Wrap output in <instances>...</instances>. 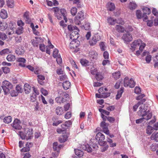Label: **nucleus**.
I'll return each mask as SVG.
<instances>
[{
	"instance_id": "nucleus-1",
	"label": "nucleus",
	"mask_w": 158,
	"mask_h": 158,
	"mask_svg": "<svg viewBox=\"0 0 158 158\" xmlns=\"http://www.w3.org/2000/svg\"><path fill=\"white\" fill-rule=\"evenodd\" d=\"M19 134L22 139H26L28 140L31 139L33 136L32 129L25 128L24 132L19 131Z\"/></svg>"
},
{
	"instance_id": "nucleus-2",
	"label": "nucleus",
	"mask_w": 158,
	"mask_h": 158,
	"mask_svg": "<svg viewBox=\"0 0 158 158\" xmlns=\"http://www.w3.org/2000/svg\"><path fill=\"white\" fill-rule=\"evenodd\" d=\"M59 96L55 98V100L57 103H63L67 100L66 98L69 97V95L66 92H63L61 90L58 92Z\"/></svg>"
},
{
	"instance_id": "nucleus-3",
	"label": "nucleus",
	"mask_w": 158,
	"mask_h": 158,
	"mask_svg": "<svg viewBox=\"0 0 158 158\" xmlns=\"http://www.w3.org/2000/svg\"><path fill=\"white\" fill-rule=\"evenodd\" d=\"M2 87L5 94H7L9 92L10 89H12L13 85L11 83L5 81H3Z\"/></svg>"
},
{
	"instance_id": "nucleus-4",
	"label": "nucleus",
	"mask_w": 158,
	"mask_h": 158,
	"mask_svg": "<svg viewBox=\"0 0 158 158\" xmlns=\"http://www.w3.org/2000/svg\"><path fill=\"white\" fill-rule=\"evenodd\" d=\"M101 39V37L98 34H95L92 37L91 39L89 40V44L90 46H94Z\"/></svg>"
},
{
	"instance_id": "nucleus-5",
	"label": "nucleus",
	"mask_w": 158,
	"mask_h": 158,
	"mask_svg": "<svg viewBox=\"0 0 158 158\" xmlns=\"http://www.w3.org/2000/svg\"><path fill=\"white\" fill-rule=\"evenodd\" d=\"M124 85L125 87L129 86L130 88H133L135 85V83L132 78L129 79L127 77H126L124 80Z\"/></svg>"
},
{
	"instance_id": "nucleus-6",
	"label": "nucleus",
	"mask_w": 158,
	"mask_h": 158,
	"mask_svg": "<svg viewBox=\"0 0 158 158\" xmlns=\"http://www.w3.org/2000/svg\"><path fill=\"white\" fill-rule=\"evenodd\" d=\"M96 139L97 140L99 144L102 146L105 144L106 142L104 141L105 137L104 135L101 132H98L95 136Z\"/></svg>"
},
{
	"instance_id": "nucleus-7",
	"label": "nucleus",
	"mask_w": 158,
	"mask_h": 158,
	"mask_svg": "<svg viewBox=\"0 0 158 158\" xmlns=\"http://www.w3.org/2000/svg\"><path fill=\"white\" fill-rule=\"evenodd\" d=\"M139 110L138 111V114L139 115L142 116V117L147 116L148 114L150 113L148 112L147 111V109H146L145 106L143 105H142L139 107Z\"/></svg>"
},
{
	"instance_id": "nucleus-8",
	"label": "nucleus",
	"mask_w": 158,
	"mask_h": 158,
	"mask_svg": "<svg viewBox=\"0 0 158 158\" xmlns=\"http://www.w3.org/2000/svg\"><path fill=\"white\" fill-rule=\"evenodd\" d=\"M141 43V40L140 39L135 40L131 44V50L133 52L135 50L137 47L139 46Z\"/></svg>"
},
{
	"instance_id": "nucleus-9",
	"label": "nucleus",
	"mask_w": 158,
	"mask_h": 158,
	"mask_svg": "<svg viewBox=\"0 0 158 158\" xmlns=\"http://www.w3.org/2000/svg\"><path fill=\"white\" fill-rule=\"evenodd\" d=\"M79 42L77 40H73L69 44L70 48L73 50H74V51L77 52L78 50H76V49L79 46Z\"/></svg>"
},
{
	"instance_id": "nucleus-10",
	"label": "nucleus",
	"mask_w": 158,
	"mask_h": 158,
	"mask_svg": "<svg viewBox=\"0 0 158 158\" xmlns=\"http://www.w3.org/2000/svg\"><path fill=\"white\" fill-rule=\"evenodd\" d=\"M79 30L77 28V30H75L72 31L70 36V39L73 40H77L79 37Z\"/></svg>"
},
{
	"instance_id": "nucleus-11",
	"label": "nucleus",
	"mask_w": 158,
	"mask_h": 158,
	"mask_svg": "<svg viewBox=\"0 0 158 158\" xmlns=\"http://www.w3.org/2000/svg\"><path fill=\"white\" fill-rule=\"evenodd\" d=\"M152 116V113H149L145 117H143L141 118L137 119L136 120V123H139L143 122V121H145L146 120L147 121L151 118Z\"/></svg>"
},
{
	"instance_id": "nucleus-12",
	"label": "nucleus",
	"mask_w": 158,
	"mask_h": 158,
	"mask_svg": "<svg viewBox=\"0 0 158 158\" xmlns=\"http://www.w3.org/2000/svg\"><path fill=\"white\" fill-rule=\"evenodd\" d=\"M122 39L125 42H129L132 40V37L131 34L127 33L123 35Z\"/></svg>"
},
{
	"instance_id": "nucleus-13",
	"label": "nucleus",
	"mask_w": 158,
	"mask_h": 158,
	"mask_svg": "<svg viewBox=\"0 0 158 158\" xmlns=\"http://www.w3.org/2000/svg\"><path fill=\"white\" fill-rule=\"evenodd\" d=\"M20 123L19 120L18 119H15L12 124V126L15 129L20 130L22 128V127L20 124Z\"/></svg>"
},
{
	"instance_id": "nucleus-14",
	"label": "nucleus",
	"mask_w": 158,
	"mask_h": 158,
	"mask_svg": "<svg viewBox=\"0 0 158 158\" xmlns=\"http://www.w3.org/2000/svg\"><path fill=\"white\" fill-rule=\"evenodd\" d=\"M101 126L104 133L107 135L109 134V131L108 128V124L106 123L102 122L101 124Z\"/></svg>"
},
{
	"instance_id": "nucleus-15",
	"label": "nucleus",
	"mask_w": 158,
	"mask_h": 158,
	"mask_svg": "<svg viewBox=\"0 0 158 158\" xmlns=\"http://www.w3.org/2000/svg\"><path fill=\"white\" fill-rule=\"evenodd\" d=\"M17 61L19 62V65L22 67H25V66L24 63L26 62V60L23 58H18L17 59Z\"/></svg>"
},
{
	"instance_id": "nucleus-16",
	"label": "nucleus",
	"mask_w": 158,
	"mask_h": 158,
	"mask_svg": "<svg viewBox=\"0 0 158 158\" xmlns=\"http://www.w3.org/2000/svg\"><path fill=\"white\" fill-rule=\"evenodd\" d=\"M81 148L84 150L88 152H92V149L88 144L82 145Z\"/></svg>"
},
{
	"instance_id": "nucleus-17",
	"label": "nucleus",
	"mask_w": 158,
	"mask_h": 158,
	"mask_svg": "<svg viewBox=\"0 0 158 158\" xmlns=\"http://www.w3.org/2000/svg\"><path fill=\"white\" fill-rule=\"evenodd\" d=\"M108 23L110 25H113L116 23L117 20L111 17H108L107 19Z\"/></svg>"
},
{
	"instance_id": "nucleus-18",
	"label": "nucleus",
	"mask_w": 158,
	"mask_h": 158,
	"mask_svg": "<svg viewBox=\"0 0 158 158\" xmlns=\"http://www.w3.org/2000/svg\"><path fill=\"white\" fill-rule=\"evenodd\" d=\"M107 9L110 11H113L115 9L114 4L111 2H109L107 3Z\"/></svg>"
},
{
	"instance_id": "nucleus-19",
	"label": "nucleus",
	"mask_w": 158,
	"mask_h": 158,
	"mask_svg": "<svg viewBox=\"0 0 158 158\" xmlns=\"http://www.w3.org/2000/svg\"><path fill=\"white\" fill-rule=\"evenodd\" d=\"M24 89L25 93L28 94L31 91V86L28 84L26 83L24 85Z\"/></svg>"
},
{
	"instance_id": "nucleus-20",
	"label": "nucleus",
	"mask_w": 158,
	"mask_h": 158,
	"mask_svg": "<svg viewBox=\"0 0 158 158\" xmlns=\"http://www.w3.org/2000/svg\"><path fill=\"white\" fill-rule=\"evenodd\" d=\"M38 81L39 83L41 85H43L44 84V82L43 81L45 80V77L43 75H38L37 76Z\"/></svg>"
},
{
	"instance_id": "nucleus-21",
	"label": "nucleus",
	"mask_w": 158,
	"mask_h": 158,
	"mask_svg": "<svg viewBox=\"0 0 158 158\" xmlns=\"http://www.w3.org/2000/svg\"><path fill=\"white\" fill-rule=\"evenodd\" d=\"M0 16L2 19H5L7 17V14L6 10L2 9L0 12Z\"/></svg>"
},
{
	"instance_id": "nucleus-22",
	"label": "nucleus",
	"mask_w": 158,
	"mask_h": 158,
	"mask_svg": "<svg viewBox=\"0 0 158 158\" xmlns=\"http://www.w3.org/2000/svg\"><path fill=\"white\" fill-rule=\"evenodd\" d=\"M68 137V135L66 134L62 135L59 137V140L60 143L64 142L67 140Z\"/></svg>"
},
{
	"instance_id": "nucleus-23",
	"label": "nucleus",
	"mask_w": 158,
	"mask_h": 158,
	"mask_svg": "<svg viewBox=\"0 0 158 158\" xmlns=\"http://www.w3.org/2000/svg\"><path fill=\"white\" fill-rule=\"evenodd\" d=\"M7 6L10 8H13L15 6L14 1V0H7L6 1Z\"/></svg>"
},
{
	"instance_id": "nucleus-24",
	"label": "nucleus",
	"mask_w": 158,
	"mask_h": 158,
	"mask_svg": "<svg viewBox=\"0 0 158 158\" xmlns=\"http://www.w3.org/2000/svg\"><path fill=\"white\" fill-rule=\"evenodd\" d=\"M56 112L57 115H62L64 113V110L63 108L62 107H57L56 109Z\"/></svg>"
},
{
	"instance_id": "nucleus-25",
	"label": "nucleus",
	"mask_w": 158,
	"mask_h": 158,
	"mask_svg": "<svg viewBox=\"0 0 158 158\" xmlns=\"http://www.w3.org/2000/svg\"><path fill=\"white\" fill-rule=\"evenodd\" d=\"M8 27L7 24L6 22L2 23L0 21V29L2 31L6 29Z\"/></svg>"
},
{
	"instance_id": "nucleus-26",
	"label": "nucleus",
	"mask_w": 158,
	"mask_h": 158,
	"mask_svg": "<svg viewBox=\"0 0 158 158\" xmlns=\"http://www.w3.org/2000/svg\"><path fill=\"white\" fill-rule=\"evenodd\" d=\"M63 86L64 89L67 90L70 86V83L68 81H65L63 83Z\"/></svg>"
},
{
	"instance_id": "nucleus-27",
	"label": "nucleus",
	"mask_w": 158,
	"mask_h": 158,
	"mask_svg": "<svg viewBox=\"0 0 158 158\" xmlns=\"http://www.w3.org/2000/svg\"><path fill=\"white\" fill-rule=\"evenodd\" d=\"M29 144L30 145V146H28V143H27L26 144V147L23 148L21 149V151L23 152H26L30 150V148L32 145V143L31 142L29 143Z\"/></svg>"
},
{
	"instance_id": "nucleus-28",
	"label": "nucleus",
	"mask_w": 158,
	"mask_h": 158,
	"mask_svg": "<svg viewBox=\"0 0 158 158\" xmlns=\"http://www.w3.org/2000/svg\"><path fill=\"white\" fill-rule=\"evenodd\" d=\"M115 28L116 30L118 32H123L125 31V29L120 25H116Z\"/></svg>"
},
{
	"instance_id": "nucleus-29",
	"label": "nucleus",
	"mask_w": 158,
	"mask_h": 158,
	"mask_svg": "<svg viewBox=\"0 0 158 158\" xmlns=\"http://www.w3.org/2000/svg\"><path fill=\"white\" fill-rule=\"evenodd\" d=\"M11 52V51L8 48H5L0 52V55H3L6 54H8Z\"/></svg>"
},
{
	"instance_id": "nucleus-30",
	"label": "nucleus",
	"mask_w": 158,
	"mask_h": 158,
	"mask_svg": "<svg viewBox=\"0 0 158 158\" xmlns=\"http://www.w3.org/2000/svg\"><path fill=\"white\" fill-rule=\"evenodd\" d=\"M24 49L21 47L17 48L16 51L15 52L18 55H22L24 53Z\"/></svg>"
},
{
	"instance_id": "nucleus-31",
	"label": "nucleus",
	"mask_w": 158,
	"mask_h": 158,
	"mask_svg": "<svg viewBox=\"0 0 158 158\" xmlns=\"http://www.w3.org/2000/svg\"><path fill=\"white\" fill-rule=\"evenodd\" d=\"M84 13L82 11H80L78 13L77 16L75 18L76 19L81 20L84 19Z\"/></svg>"
},
{
	"instance_id": "nucleus-32",
	"label": "nucleus",
	"mask_w": 158,
	"mask_h": 158,
	"mask_svg": "<svg viewBox=\"0 0 158 158\" xmlns=\"http://www.w3.org/2000/svg\"><path fill=\"white\" fill-rule=\"evenodd\" d=\"M124 88L123 87H121L120 90L118 92L116 96V99H119L122 95V94L123 92Z\"/></svg>"
},
{
	"instance_id": "nucleus-33",
	"label": "nucleus",
	"mask_w": 158,
	"mask_h": 158,
	"mask_svg": "<svg viewBox=\"0 0 158 158\" xmlns=\"http://www.w3.org/2000/svg\"><path fill=\"white\" fill-rule=\"evenodd\" d=\"M60 12L61 14V15L63 16L64 19V20L65 22L66 23L67 21V19L66 17V10L64 9H61L60 10Z\"/></svg>"
},
{
	"instance_id": "nucleus-34",
	"label": "nucleus",
	"mask_w": 158,
	"mask_h": 158,
	"mask_svg": "<svg viewBox=\"0 0 158 158\" xmlns=\"http://www.w3.org/2000/svg\"><path fill=\"white\" fill-rule=\"evenodd\" d=\"M107 91V89L102 87L98 89V92L100 94L106 95L107 93H106V91Z\"/></svg>"
},
{
	"instance_id": "nucleus-35",
	"label": "nucleus",
	"mask_w": 158,
	"mask_h": 158,
	"mask_svg": "<svg viewBox=\"0 0 158 158\" xmlns=\"http://www.w3.org/2000/svg\"><path fill=\"white\" fill-rule=\"evenodd\" d=\"M6 59L9 61H13L15 59V56L13 55H9L7 56Z\"/></svg>"
},
{
	"instance_id": "nucleus-36",
	"label": "nucleus",
	"mask_w": 158,
	"mask_h": 158,
	"mask_svg": "<svg viewBox=\"0 0 158 158\" xmlns=\"http://www.w3.org/2000/svg\"><path fill=\"white\" fill-rule=\"evenodd\" d=\"M151 138L152 140H155L156 142L158 141V132L154 133L152 134Z\"/></svg>"
},
{
	"instance_id": "nucleus-37",
	"label": "nucleus",
	"mask_w": 158,
	"mask_h": 158,
	"mask_svg": "<svg viewBox=\"0 0 158 158\" xmlns=\"http://www.w3.org/2000/svg\"><path fill=\"white\" fill-rule=\"evenodd\" d=\"M74 151L75 154L79 157H81L83 155V152L80 150L76 149L74 150Z\"/></svg>"
},
{
	"instance_id": "nucleus-38",
	"label": "nucleus",
	"mask_w": 158,
	"mask_h": 158,
	"mask_svg": "<svg viewBox=\"0 0 158 158\" xmlns=\"http://www.w3.org/2000/svg\"><path fill=\"white\" fill-rule=\"evenodd\" d=\"M154 129L152 127L148 126L146 129V133L149 135H151L153 132Z\"/></svg>"
},
{
	"instance_id": "nucleus-39",
	"label": "nucleus",
	"mask_w": 158,
	"mask_h": 158,
	"mask_svg": "<svg viewBox=\"0 0 158 158\" xmlns=\"http://www.w3.org/2000/svg\"><path fill=\"white\" fill-rule=\"evenodd\" d=\"M137 5L135 2H131L129 5V8L131 10H135L137 7Z\"/></svg>"
},
{
	"instance_id": "nucleus-40",
	"label": "nucleus",
	"mask_w": 158,
	"mask_h": 158,
	"mask_svg": "<svg viewBox=\"0 0 158 158\" xmlns=\"http://www.w3.org/2000/svg\"><path fill=\"white\" fill-rule=\"evenodd\" d=\"M142 10L143 12V14L148 15L150 14L151 12L150 9L147 7H143L142 8Z\"/></svg>"
},
{
	"instance_id": "nucleus-41",
	"label": "nucleus",
	"mask_w": 158,
	"mask_h": 158,
	"mask_svg": "<svg viewBox=\"0 0 158 158\" xmlns=\"http://www.w3.org/2000/svg\"><path fill=\"white\" fill-rule=\"evenodd\" d=\"M12 118L10 116H9L4 118L3 119V122L6 123H9L11 122Z\"/></svg>"
},
{
	"instance_id": "nucleus-42",
	"label": "nucleus",
	"mask_w": 158,
	"mask_h": 158,
	"mask_svg": "<svg viewBox=\"0 0 158 158\" xmlns=\"http://www.w3.org/2000/svg\"><path fill=\"white\" fill-rule=\"evenodd\" d=\"M95 78L97 80L100 81L102 79L103 77L101 73L98 72L96 74Z\"/></svg>"
},
{
	"instance_id": "nucleus-43",
	"label": "nucleus",
	"mask_w": 158,
	"mask_h": 158,
	"mask_svg": "<svg viewBox=\"0 0 158 158\" xmlns=\"http://www.w3.org/2000/svg\"><path fill=\"white\" fill-rule=\"evenodd\" d=\"M80 62L82 65L85 66H86L89 65V62L85 59H81Z\"/></svg>"
},
{
	"instance_id": "nucleus-44",
	"label": "nucleus",
	"mask_w": 158,
	"mask_h": 158,
	"mask_svg": "<svg viewBox=\"0 0 158 158\" xmlns=\"http://www.w3.org/2000/svg\"><path fill=\"white\" fill-rule=\"evenodd\" d=\"M95 95L96 98H101L102 97L106 98L110 95V93H107L106 95L102 94H96Z\"/></svg>"
},
{
	"instance_id": "nucleus-45",
	"label": "nucleus",
	"mask_w": 158,
	"mask_h": 158,
	"mask_svg": "<svg viewBox=\"0 0 158 158\" xmlns=\"http://www.w3.org/2000/svg\"><path fill=\"white\" fill-rule=\"evenodd\" d=\"M113 77L116 80L119 78L121 76V74L119 72H116L112 74Z\"/></svg>"
},
{
	"instance_id": "nucleus-46",
	"label": "nucleus",
	"mask_w": 158,
	"mask_h": 158,
	"mask_svg": "<svg viewBox=\"0 0 158 158\" xmlns=\"http://www.w3.org/2000/svg\"><path fill=\"white\" fill-rule=\"evenodd\" d=\"M145 101L144 99L140 101H139L136 104L134 105L133 107V109L135 111L138 108V106H139V105L141 104V103L142 102H144Z\"/></svg>"
},
{
	"instance_id": "nucleus-47",
	"label": "nucleus",
	"mask_w": 158,
	"mask_h": 158,
	"mask_svg": "<svg viewBox=\"0 0 158 158\" xmlns=\"http://www.w3.org/2000/svg\"><path fill=\"white\" fill-rule=\"evenodd\" d=\"M90 56L94 59H96L97 58L98 54L95 51H92L89 52Z\"/></svg>"
},
{
	"instance_id": "nucleus-48",
	"label": "nucleus",
	"mask_w": 158,
	"mask_h": 158,
	"mask_svg": "<svg viewBox=\"0 0 158 158\" xmlns=\"http://www.w3.org/2000/svg\"><path fill=\"white\" fill-rule=\"evenodd\" d=\"M99 46L100 49L102 51H104L106 50V47L104 42H101L99 44Z\"/></svg>"
},
{
	"instance_id": "nucleus-49",
	"label": "nucleus",
	"mask_w": 158,
	"mask_h": 158,
	"mask_svg": "<svg viewBox=\"0 0 158 158\" xmlns=\"http://www.w3.org/2000/svg\"><path fill=\"white\" fill-rule=\"evenodd\" d=\"M23 28L22 27H19L16 29L15 32L18 35H20L23 32Z\"/></svg>"
},
{
	"instance_id": "nucleus-50",
	"label": "nucleus",
	"mask_w": 158,
	"mask_h": 158,
	"mask_svg": "<svg viewBox=\"0 0 158 158\" xmlns=\"http://www.w3.org/2000/svg\"><path fill=\"white\" fill-rule=\"evenodd\" d=\"M68 28L69 31H73L75 30H77V28L75 26H74L71 25H69Z\"/></svg>"
},
{
	"instance_id": "nucleus-51",
	"label": "nucleus",
	"mask_w": 158,
	"mask_h": 158,
	"mask_svg": "<svg viewBox=\"0 0 158 158\" xmlns=\"http://www.w3.org/2000/svg\"><path fill=\"white\" fill-rule=\"evenodd\" d=\"M77 12V9L76 7H73L71 10V13L72 15L75 16Z\"/></svg>"
},
{
	"instance_id": "nucleus-52",
	"label": "nucleus",
	"mask_w": 158,
	"mask_h": 158,
	"mask_svg": "<svg viewBox=\"0 0 158 158\" xmlns=\"http://www.w3.org/2000/svg\"><path fill=\"white\" fill-rule=\"evenodd\" d=\"M134 30L133 27L131 26H128L126 28L125 31L127 32H129L132 31Z\"/></svg>"
},
{
	"instance_id": "nucleus-53",
	"label": "nucleus",
	"mask_w": 158,
	"mask_h": 158,
	"mask_svg": "<svg viewBox=\"0 0 158 158\" xmlns=\"http://www.w3.org/2000/svg\"><path fill=\"white\" fill-rule=\"evenodd\" d=\"M72 121L70 120H69L66 121L65 123L62 126H65V127H66L67 128L69 127L70 126L72 125Z\"/></svg>"
},
{
	"instance_id": "nucleus-54",
	"label": "nucleus",
	"mask_w": 158,
	"mask_h": 158,
	"mask_svg": "<svg viewBox=\"0 0 158 158\" xmlns=\"http://www.w3.org/2000/svg\"><path fill=\"white\" fill-rule=\"evenodd\" d=\"M107 141L108 142L110 143V146L111 147H114L116 146V143H112V140L110 139L109 138H107Z\"/></svg>"
},
{
	"instance_id": "nucleus-55",
	"label": "nucleus",
	"mask_w": 158,
	"mask_h": 158,
	"mask_svg": "<svg viewBox=\"0 0 158 158\" xmlns=\"http://www.w3.org/2000/svg\"><path fill=\"white\" fill-rule=\"evenodd\" d=\"M2 69L3 70V71L5 73H9L10 71V69L7 67H2Z\"/></svg>"
},
{
	"instance_id": "nucleus-56",
	"label": "nucleus",
	"mask_w": 158,
	"mask_h": 158,
	"mask_svg": "<svg viewBox=\"0 0 158 158\" xmlns=\"http://www.w3.org/2000/svg\"><path fill=\"white\" fill-rule=\"evenodd\" d=\"M99 111L101 113V114H104L107 115H109L110 114L109 112L102 109H99Z\"/></svg>"
},
{
	"instance_id": "nucleus-57",
	"label": "nucleus",
	"mask_w": 158,
	"mask_h": 158,
	"mask_svg": "<svg viewBox=\"0 0 158 158\" xmlns=\"http://www.w3.org/2000/svg\"><path fill=\"white\" fill-rule=\"evenodd\" d=\"M30 100L32 102H35L36 101V95L34 93H33L31 96Z\"/></svg>"
},
{
	"instance_id": "nucleus-58",
	"label": "nucleus",
	"mask_w": 158,
	"mask_h": 158,
	"mask_svg": "<svg viewBox=\"0 0 158 158\" xmlns=\"http://www.w3.org/2000/svg\"><path fill=\"white\" fill-rule=\"evenodd\" d=\"M16 91L18 92V93H21L23 91V89L19 85H17L16 87Z\"/></svg>"
},
{
	"instance_id": "nucleus-59",
	"label": "nucleus",
	"mask_w": 158,
	"mask_h": 158,
	"mask_svg": "<svg viewBox=\"0 0 158 158\" xmlns=\"http://www.w3.org/2000/svg\"><path fill=\"white\" fill-rule=\"evenodd\" d=\"M56 61L58 64H60L62 62V60L60 57V55H58L56 57Z\"/></svg>"
},
{
	"instance_id": "nucleus-60",
	"label": "nucleus",
	"mask_w": 158,
	"mask_h": 158,
	"mask_svg": "<svg viewBox=\"0 0 158 158\" xmlns=\"http://www.w3.org/2000/svg\"><path fill=\"white\" fill-rule=\"evenodd\" d=\"M136 15L138 19H141L142 18L141 13L140 10H136Z\"/></svg>"
},
{
	"instance_id": "nucleus-61",
	"label": "nucleus",
	"mask_w": 158,
	"mask_h": 158,
	"mask_svg": "<svg viewBox=\"0 0 158 158\" xmlns=\"http://www.w3.org/2000/svg\"><path fill=\"white\" fill-rule=\"evenodd\" d=\"M141 92L140 88L139 87H136L135 88V92L137 94H139Z\"/></svg>"
},
{
	"instance_id": "nucleus-62",
	"label": "nucleus",
	"mask_w": 158,
	"mask_h": 158,
	"mask_svg": "<svg viewBox=\"0 0 158 158\" xmlns=\"http://www.w3.org/2000/svg\"><path fill=\"white\" fill-rule=\"evenodd\" d=\"M58 50L56 48H55L53 52V56L54 58H56L57 55L58 53Z\"/></svg>"
},
{
	"instance_id": "nucleus-63",
	"label": "nucleus",
	"mask_w": 158,
	"mask_h": 158,
	"mask_svg": "<svg viewBox=\"0 0 158 158\" xmlns=\"http://www.w3.org/2000/svg\"><path fill=\"white\" fill-rule=\"evenodd\" d=\"M10 95L12 97H16L18 95V93L15 90H13L10 92Z\"/></svg>"
},
{
	"instance_id": "nucleus-64",
	"label": "nucleus",
	"mask_w": 158,
	"mask_h": 158,
	"mask_svg": "<svg viewBox=\"0 0 158 158\" xmlns=\"http://www.w3.org/2000/svg\"><path fill=\"white\" fill-rule=\"evenodd\" d=\"M24 18L25 20L28 22L30 21L29 19V16L28 13L27 12H25L24 14Z\"/></svg>"
}]
</instances>
